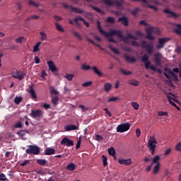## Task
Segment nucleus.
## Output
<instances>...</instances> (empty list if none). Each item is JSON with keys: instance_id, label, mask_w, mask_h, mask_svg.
<instances>
[{"instance_id": "f8f14e48", "label": "nucleus", "mask_w": 181, "mask_h": 181, "mask_svg": "<svg viewBox=\"0 0 181 181\" xmlns=\"http://www.w3.org/2000/svg\"><path fill=\"white\" fill-rule=\"evenodd\" d=\"M141 61L144 62V66L146 69H151V61H149V57L146 54L142 57Z\"/></svg>"}, {"instance_id": "f257e3e1", "label": "nucleus", "mask_w": 181, "mask_h": 181, "mask_svg": "<svg viewBox=\"0 0 181 181\" xmlns=\"http://www.w3.org/2000/svg\"><path fill=\"white\" fill-rule=\"evenodd\" d=\"M97 29L100 32V35H103V36H117L119 39L125 40H129V39H132L133 40H138V37H134L130 33H127L126 37H124L122 35V31L120 30H110L109 33L105 32L103 30V27H101V23L100 21H97Z\"/></svg>"}, {"instance_id": "3c124183", "label": "nucleus", "mask_w": 181, "mask_h": 181, "mask_svg": "<svg viewBox=\"0 0 181 181\" xmlns=\"http://www.w3.org/2000/svg\"><path fill=\"white\" fill-rule=\"evenodd\" d=\"M106 22L108 23H115V18L113 17H107Z\"/></svg>"}, {"instance_id": "a878e982", "label": "nucleus", "mask_w": 181, "mask_h": 181, "mask_svg": "<svg viewBox=\"0 0 181 181\" xmlns=\"http://www.w3.org/2000/svg\"><path fill=\"white\" fill-rule=\"evenodd\" d=\"M86 40H88V42H90V43H92V45H93L94 46H97V47H99V49H100V50H105V49L101 47V45H100V44H97L95 43L94 41H93V40L86 37Z\"/></svg>"}, {"instance_id": "6ab92c4d", "label": "nucleus", "mask_w": 181, "mask_h": 181, "mask_svg": "<svg viewBox=\"0 0 181 181\" xmlns=\"http://www.w3.org/2000/svg\"><path fill=\"white\" fill-rule=\"evenodd\" d=\"M164 71H167V73H168V74H170V76H171V77H173V79L174 80V81H179V78L177 77V75H176V74H175V72H173V71L170 70V69L165 68L164 69Z\"/></svg>"}, {"instance_id": "bf43d9fd", "label": "nucleus", "mask_w": 181, "mask_h": 181, "mask_svg": "<svg viewBox=\"0 0 181 181\" xmlns=\"http://www.w3.org/2000/svg\"><path fill=\"white\" fill-rule=\"evenodd\" d=\"M93 84V82L91 81H88L82 83V87H90Z\"/></svg>"}, {"instance_id": "f704fd0d", "label": "nucleus", "mask_w": 181, "mask_h": 181, "mask_svg": "<svg viewBox=\"0 0 181 181\" xmlns=\"http://www.w3.org/2000/svg\"><path fill=\"white\" fill-rule=\"evenodd\" d=\"M64 78L68 80V81H72L73 78H74V74H67L64 76Z\"/></svg>"}, {"instance_id": "c756f323", "label": "nucleus", "mask_w": 181, "mask_h": 181, "mask_svg": "<svg viewBox=\"0 0 181 181\" xmlns=\"http://www.w3.org/2000/svg\"><path fill=\"white\" fill-rule=\"evenodd\" d=\"M90 8H92V9H93V11H95V12H97L98 13H105L104 11L101 10L100 8H98V7L95 6L90 5Z\"/></svg>"}, {"instance_id": "cd10ccee", "label": "nucleus", "mask_w": 181, "mask_h": 181, "mask_svg": "<svg viewBox=\"0 0 181 181\" xmlns=\"http://www.w3.org/2000/svg\"><path fill=\"white\" fill-rule=\"evenodd\" d=\"M67 170H70L71 172H73V170H76V164L71 163L67 165L66 166Z\"/></svg>"}, {"instance_id": "a211bd4d", "label": "nucleus", "mask_w": 181, "mask_h": 181, "mask_svg": "<svg viewBox=\"0 0 181 181\" xmlns=\"http://www.w3.org/2000/svg\"><path fill=\"white\" fill-rule=\"evenodd\" d=\"M78 21H81L82 22H83V23H84V25H86V28H90V23H88L87 21H86V20H84V18H83L81 16H76L74 19V22H75V23L76 25H79Z\"/></svg>"}, {"instance_id": "58836bf2", "label": "nucleus", "mask_w": 181, "mask_h": 181, "mask_svg": "<svg viewBox=\"0 0 181 181\" xmlns=\"http://www.w3.org/2000/svg\"><path fill=\"white\" fill-rule=\"evenodd\" d=\"M159 160H160V156H156L152 160L153 163H156V165H158V163H160Z\"/></svg>"}, {"instance_id": "f3484780", "label": "nucleus", "mask_w": 181, "mask_h": 181, "mask_svg": "<svg viewBox=\"0 0 181 181\" xmlns=\"http://www.w3.org/2000/svg\"><path fill=\"white\" fill-rule=\"evenodd\" d=\"M47 64L49 67V70H50V71H52V73L58 71L57 67L56 66L53 61H47Z\"/></svg>"}, {"instance_id": "a19ab883", "label": "nucleus", "mask_w": 181, "mask_h": 181, "mask_svg": "<svg viewBox=\"0 0 181 181\" xmlns=\"http://www.w3.org/2000/svg\"><path fill=\"white\" fill-rule=\"evenodd\" d=\"M109 49H110L112 52H114L115 54H121V53L119 52V50L112 47V45H109Z\"/></svg>"}, {"instance_id": "1a4fd4ad", "label": "nucleus", "mask_w": 181, "mask_h": 181, "mask_svg": "<svg viewBox=\"0 0 181 181\" xmlns=\"http://www.w3.org/2000/svg\"><path fill=\"white\" fill-rule=\"evenodd\" d=\"M163 57L162 56V54L160 52H156L154 54V59L153 62L156 66H161L162 65V58Z\"/></svg>"}, {"instance_id": "dca6fc26", "label": "nucleus", "mask_w": 181, "mask_h": 181, "mask_svg": "<svg viewBox=\"0 0 181 181\" xmlns=\"http://www.w3.org/2000/svg\"><path fill=\"white\" fill-rule=\"evenodd\" d=\"M118 163L120 165H124V166H131V165H132V160H131V158H129V159L119 158Z\"/></svg>"}, {"instance_id": "7ed1b4c3", "label": "nucleus", "mask_w": 181, "mask_h": 181, "mask_svg": "<svg viewBox=\"0 0 181 181\" xmlns=\"http://www.w3.org/2000/svg\"><path fill=\"white\" fill-rule=\"evenodd\" d=\"M28 155H39L40 153V148L37 145H29L25 150Z\"/></svg>"}, {"instance_id": "473e14b6", "label": "nucleus", "mask_w": 181, "mask_h": 181, "mask_svg": "<svg viewBox=\"0 0 181 181\" xmlns=\"http://www.w3.org/2000/svg\"><path fill=\"white\" fill-rule=\"evenodd\" d=\"M160 168V163L156 164V165L154 166V168L153 169V173L154 175H156V173H158L159 172Z\"/></svg>"}, {"instance_id": "6e6d98bb", "label": "nucleus", "mask_w": 181, "mask_h": 181, "mask_svg": "<svg viewBox=\"0 0 181 181\" xmlns=\"http://www.w3.org/2000/svg\"><path fill=\"white\" fill-rule=\"evenodd\" d=\"M151 70H152L153 71H158V73H161L162 72L160 69H158V68H156V66H155L153 65L151 66Z\"/></svg>"}, {"instance_id": "5fc2aeb1", "label": "nucleus", "mask_w": 181, "mask_h": 181, "mask_svg": "<svg viewBox=\"0 0 181 181\" xmlns=\"http://www.w3.org/2000/svg\"><path fill=\"white\" fill-rule=\"evenodd\" d=\"M0 180L1 181L8 180V178H6V175H5L4 173H0Z\"/></svg>"}, {"instance_id": "aec40b11", "label": "nucleus", "mask_w": 181, "mask_h": 181, "mask_svg": "<svg viewBox=\"0 0 181 181\" xmlns=\"http://www.w3.org/2000/svg\"><path fill=\"white\" fill-rule=\"evenodd\" d=\"M28 93L31 95L33 100H37V95H36L35 89H33V84L30 86Z\"/></svg>"}, {"instance_id": "412c9836", "label": "nucleus", "mask_w": 181, "mask_h": 181, "mask_svg": "<svg viewBox=\"0 0 181 181\" xmlns=\"http://www.w3.org/2000/svg\"><path fill=\"white\" fill-rule=\"evenodd\" d=\"M64 129L68 132L76 131V129H78V127H77V126L74 124H70V125H66L64 127Z\"/></svg>"}, {"instance_id": "bb28decb", "label": "nucleus", "mask_w": 181, "mask_h": 181, "mask_svg": "<svg viewBox=\"0 0 181 181\" xmlns=\"http://www.w3.org/2000/svg\"><path fill=\"white\" fill-rule=\"evenodd\" d=\"M56 150L52 148H47L45 150V155H54Z\"/></svg>"}, {"instance_id": "8fccbe9b", "label": "nucleus", "mask_w": 181, "mask_h": 181, "mask_svg": "<svg viewBox=\"0 0 181 181\" xmlns=\"http://www.w3.org/2000/svg\"><path fill=\"white\" fill-rule=\"evenodd\" d=\"M175 149L177 152H181V141L176 144Z\"/></svg>"}, {"instance_id": "0e129e2a", "label": "nucleus", "mask_w": 181, "mask_h": 181, "mask_svg": "<svg viewBox=\"0 0 181 181\" xmlns=\"http://www.w3.org/2000/svg\"><path fill=\"white\" fill-rule=\"evenodd\" d=\"M15 128H22V122H18L13 126Z\"/></svg>"}, {"instance_id": "e2e57ef3", "label": "nucleus", "mask_w": 181, "mask_h": 181, "mask_svg": "<svg viewBox=\"0 0 181 181\" xmlns=\"http://www.w3.org/2000/svg\"><path fill=\"white\" fill-rule=\"evenodd\" d=\"M95 139L100 142V141H103L104 139V137L103 136H100L99 134H95Z\"/></svg>"}, {"instance_id": "49530a36", "label": "nucleus", "mask_w": 181, "mask_h": 181, "mask_svg": "<svg viewBox=\"0 0 181 181\" xmlns=\"http://www.w3.org/2000/svg\"><path fill=\"white\" fill-rule=\"evenodd\" d=\"M132 107L134 109V110H139V104H138V103L136 102H132Z\"/></svg>"}, {"instance_id": "f03ea898", "label": "nucleus", "mask_w": 181, "mask_h": 181, "mask_svg": "<svg viewBox=\"0 0 181 181\" xmlns=\"http://www.w3.org/2000/svg\"><path fill=\"white\" fill-rule=\"evenodd\" d=\"M146 35V39L148 40H155V37L152 35L153 33H159V29L156 27H148L145 29Z\"/></svg>"}, {"instance_id": "69168bd1", "label": "nucleus", "mask_w": 181, "mask_h": 181, "mask_svg": "<svg viewBox=\"0 0 181 181\" xmlns=\"http://www.w3.org/2000/svg\"><path fill=\"white\" fill-rule=\"evenodd\" d=\"M143 160L146 163H148V162H151V156H146L143 159Z\"/></svg>"}, {"instance_id": "e433bc0d", "label": "nucleus", "mask_w": 181, "mask_h": 181, "mask_svg": "<svg viewBox=\"0 0 181 181\" xmlns=\"http://www.w3.org/2000/svg\"><path fill=\"white\" fill-rule=\"evenodd\" d=\"M22 100H23V98L21 96H19V97L16 96L14 99V103L17 105H19L21 104V103H22Z\"/></svg>"}, {"instance_id": "603ef678", "label": "nucleus", "mask_w": 181, "mask_h": 181, "mask_svg": "<svg viewBox=\"0 0 181 181\" xmlns=\"http://www.w3.org/2000/svg\"><path fill=\"white\" fill-rule=\"evenodd\" d=\"M72 33L76 36V37H77L79 40H83V37H81V35H80V34H78V33L72 30Z\"/></svg>"}, {"instance_id": "ea45409f", "label": "nucleus", "mask_w": 181, "mask_h": 181, "mask_svg": "<svg viewBox=\"0 0 181 181\" xmlns=\"http://www.w3.org/2000/svg\"><path fill=\"white\" fill-rule=\"evenodd\" d=\"M144 6H146V8H150V9H153L154 11H156V12H158V8L155 6L149 4L148 3H147L146 4H144Z\"/></svg>"}, {"instance_id": "79ce46f5", "label": "nucleus", "mask_w": 181, "mask_h": 181, "mask_svg": "<svg viewBox=\"0 0 181 181\" xmlns=\"http://www.w3.org/2000/svg\"><path fill=\"white\" fill-rule=\"evenodd\" d=\"M81 69L82 70H85V71H88V70H91V66H90V65H87L86 64H83L81 65Z\"/></svg>"}, {"instance_id": "37998d69", "label": "nucleus", "mask_w": 181, "mask_h": 181, "mask_svg": "<svg viewBox=\"0 0 181 181\" xmlns=\"http://www.w3.org/2000/svg\"><path fill=\"white\" fill-rule=\"evenodd\" d=\"M40 35L41 36V40H47V35L46 33L42 31L40 33Z\"/></svg>"}, {"instance_id": "052dcab7", "label": "nucleus", "mask_w": 181, "mask_h": 181, "mask_svg": "<svg viewBox=\"0 0 181 181\" xmlns=\"http://www.w3.org/2000/svg\"><path fill=\"white\" fill-rule=\"evenodd\" d=\"M158 117L168 116V112L160 111L158 112Z\"/></svg>"}, {"instance_id": "de8ad7c7", "label": "nucleus", "mask_w": 181, "mask_h": 181, "mask_svg": "<svg viewBox=\"0 0 181 181\" xmlns=\"http://www.w3.org/2000/svg\"><path fill=\"white\" fill-rule=\"evenodd\" d=\"M55 26L57 30H59V32H64V28L62 27V25H60V24H59L58 23H55Z\"/></svg>"}, {"instance_id": "0eeeda50", "label": "nucleus", "mask_w": 181, "mask_h": 181, "mask_svg": "<svg viewBox=\"0 0 181 181\" xmlns=\"http://www.w3.org/2000/svg\"><path fill=\"white\" fill-rule=\"evenodd\" d=\"M131 128L129 123H122L117 127V132H127Z\"/></svg>"}, {"instance_id": "2f4dec72", "label": "nucleus", "mask_w": 181, "mask_h": 181, "mask_svg": "<svg viewBox=\"0 0 181 181\" xmlns=\"http://www.w3.org/2000/svg\"><path fill=\"white\" fill-rule=\"evenodd\" d=\"M37 165H40V166H45L46 163H47V160L45 159H37Z\"/></svg>"}, {"instance_id": "c85d7f7f", "label": "nucleus", "mask_w": 181, "mask_h": 181, "mask_svg": "<svg viewBox=\"0 0 181 181\" xmlns=\"http://www.w3.org/2000/svg\"><path fill=\"white\" fill-rule=\"evenodd\" d=\"M92 70L95 73V74H97V76H99V77H103V73L98 70V68L97 66H93Z\"/></svg>"}, {"instance_id": "864d4df0", "label": "nucleus", "mask_w": 181, "mask_h": 181, "mask_svg": "<svg viewBox=\"0 0 181 181\" xmlns=\"http://www.w3.org/2000/svg\"><path fill=\"white\" fill-rule=\"evenodd\" d=\"M118 100H119V98L118 97H111L108 99V102L109 103H114L115 101H118Z\"/></svg>"}, {"instance_id": "5701e85b", "label": "nucleus", "mask_w": 181, "mask_h": 181, "mask_svg": "<svg viewBox=\"0 0 181 181\" xmlns=\"http://www.w3.org/2000/svg\"><path fill=\"white\" fill-rule=\"evenodd\" d=\"M117 22H122L124 26H128V18L126 16L119 18Z\"/></svg>"}, {"instance_id": "ddd939ff", "label": "nucleus", "mask_w": 181, "mask_h": 181, "mask_svg": "<svg viewBox=\"0 0 181 181\" xmlns=\"http://www.w3.org/2000/svg\"><path fill=\"white\" fill-rule=\"evenodd\" d=\"M163 13H168V15L167 16L168 18H177L179 16H180V14L175 13L173 12L172 11L165 8L163 11Z\"/></svg>"}, {"instance_id": "b1692460", "label": "nucleus", "mask_w": 181, "mask_h": 181, "mask_svg": "<svg viewBox=\"0 0 181 181\" xmlns=\"http://www.w3.org/2000/svg\"><path fill=\"white\" fill-rule=\"evenodd\" d=\"M70 11H71L72 12H75L76 13H83L84 12V11H83L82 9L73 6L70 7Z\"/></svg>"}, {"instance_id": "423d86ee", "label": "nucleus", "mask_w": 181, "mask_h": 181, "mask_svg": "<svg viewBox=\"0 0 181 181\" xmlns=\"http://www.w3.org/2000/svg\"><path fill=\"white\" fill-rule=\"evenodd\" d=\"M103 2L107 6H117V8L122 6V0H103Z\"/></svg>"}, {"instance_id": "4be33fe9", "label": "nucleus", "mask_w": 181, "mask_h": 181, "mask_svg": "<svg viewBox=\"0 0 181 181\" xmlns=\"http://www.w3.org/2000/svg\"><path fill=\"white\" fill-rule=\"evenodd\" d=\"M112 88V84L107 82L104 84V90L105 93H110Z\"/></svg>"}, {"instance_id": "4d7b16f0", "label": "nucleus", "mask_w": 181, "mask_h": 181, "mask_svg": "<svg viewBox=\"0 0 181 181\" xmlns=\"http://www.w3.org/2000/svg\"><path fill=\"white\" fill-rule=\"evenodd\" d=\"M167 98L168 99V101L173 107H176L177 105H176L173 101H172V98L170 95L167 96Z\"/></svg>"}, {"instance_id": "2eb2a0df", "label": "nucleus", "mask_w": 181, "mask_h": 181, "mask_svg": "<svg viewBox=\"0 0 181 181\" xmlns=\"http://www.w3.org/2000/svg\"><path fill=\"white\" fill-rule=\"evenodd\" d=\"M123 57L127 63H136V62L135 57L129 56L127 54H124Z\"/></svg>"}, {"instance_id": "c03bdc74", "label": "nucleus", "mask_w": 181, "mask_h": 181, "mask_svg": "<svg viewBox=\"0 0 181 181\" xmlns=\"http://www.w3.org/2000/svg\"><path fill=\"white\" fill-rule=\"evenodd\" d=\"M120 71L124 76H129V74H132V71H126L125 69H124L122 68L120 69Z\"/></svg>"}, {"instance_id": "774afa93", "label": "nucleus", "mask_w": 181, "mask_h": 181, "mask_svg": "<svg viewBox=\"0 0 181 181\" xmlns=\"http://www.w3.org/2000/svg\"><path fill=\"white\" fill-rule=\"evenodd\" d=\"M43 108H45V110H49L50 108V105L48 103H45L42 105Z\"/></svg>"}, {"instance_id": "338daca9", "label": "nucleus", "mask_w": 181, "mask_h": 181, "mask_svg": "<svg viewBox=\"0 0 181 181\" xmlns=\"http://www.w3.org/2000/svg\"><path fill=\"white\" fill-rule=\"evenodd\" d=\"M30 160H25L21 164V166H26V165H28V163H30Z\"/></svg>"}, {"instance_id": "6e6552de", "label": "nucleus", "mask_w": 181, "mask_h": 181, "mask_svg": "<svg viewBox=\"0 0 181 181\" xmlns=\"http://www.w3.org/2000/svg\"><path fill=\"white\" fill-rule=\"evenodd\" d=\"M170 39L168 37H163L158 39V43L156 45V47L158 50H160V49H163L165 47V44L169 42Z\"/></svg>"}, {"instance_id": "9d476101", "label": "nucleus", "mask_w": 181, "mask_h": 181, "mask_svg": "<svg viewBox=\"0 0 181 181\" xmlns=\"http://www.w3.org/2000/svg\"><path fill=\"white\" fill-rule=\"evenodd\" d=\"M25 76H26V74H24L23 71L19 72V71L17 70L12 72V77H13V78H17L20 81H22L23 78H25Z\"/></svg>"}, {"instance_id": "4c0bfd02", "label": "nucleus", "mask_w": 181, "mask_h": 181, "mask_svg": "<svg viewBox=\"0 0 181 181\" xmlns=\"http://www.w3.org/2000/svg\"><path fill=\"white\" fill-rule=\"evenodd\" d=\"M52 103L54 105H57L59 104V97L57 96L52 97Z\"/></svg>"}, {"instance_id": "680f3d73", "label": "nucleus", "mask_w": 181, "mask_h": 181, "mask_svg": "<svg viewBox=\"0 0 181 181\" xmlns=\"http://www.w3.org/2000/svg\"><path fill=\"white\" fill-rule=\"evenodd\" d=\"M102 158L103 159V166H107V165H108V163L107 162V160H108V158H107V156H103Z\"/></svg>"}, {"instance_id": "4468645a", "label": "nucleus", "mask_w": 181, "mask_h": 181, "mask_svg": "<svg viewBox=\"0 0 181 181\" xmlns=\"http://www.w3.org/2000/svg\"><path fill=\"white\" fill-rule=\"evenodd\" d=\"M61 145H66V146H73L74 145V141L70 140L67 137H64L61 141Z\"/></svg>"}, {"instance_id": "7c9ffc66", "label": "nucleus", "mask_w": 181, "mask_h": 181, "mask_svg": "<svg viewBox=\"0 0 181 181\" xmlns=\"http://www.w3.org/2000/svg\"><path fill=\"white\" fill-rule=\"evenodd\" d=\"M26 134H29V132L26 130H20L17 132V135H18V136H21V138H23V136H25Z\"/></svg>"}, {"instance_id": "a18cd8bd", "label": "nucleus", "mask_w": 181, "mask_h": 181, "mask_svg": "<svg viewBox=\"0 0 181 181\" xmlns=\"http://www.w3.org/2000/svg\"><path fill=\"white\" fill-rule=\"evenodd\" d=\"M29 5H30V6H35L36 8H39V6H40V4H37L36 2L33 1V0H30L28 1Z\"/></svg>"}, {"instance_id": "393cba45", "label": "nucleus", "mask_w": 181, "mask_h": 181, "mask_svg": "<svg viewBox=\"0 0 181 181\" xmlns=\"http://www.w3.org/2000/svg\"><path fill=\"white\" fill-rule=\"evenodd\" d=\"M128 83L134 87H138V86H139V81H136V79H131L129 81Z\"/></svg>"}, {"instance_id": "c9c22d12", "label": "nucleus", "mask_w": 181, "mask_h": 181, "mask_svg": "<svg viewBox=\"0 0 181 181\" xmlns=\"http://www.w3.org/2000/svg\"><path fill=\"white\" fill-rule=\"evenodd\" d=\"M42 45L41 42H38L36 43V45L33 47V52L36 53L37 52H39V47Z\"/></svg>"}, {"instance_id": "13d9d810", "label": "nucleus", "mask_w": 181, "mask_h": 181, "mask_svg": "<svg viewBox=\"0 0 181 181\" xmlns=\"http://www.w3.org/2000/svg\"><path fill=\"white\" fill-rule=\"evenodd\" d=\"M78 108H81V110L83 111V112H86V111L88 110V107H86L84 105H79L78 106Z\"/></svg>"}, {"instance_id": "20e7f679", "label": "nucleus", "mask_w": 181, "mask_h": 181, "mask_svg": "<svg viewBox=\"0 0 181 181\" xmlns=\"http://www.w3.org/2000/svg\"><path fill=\"white\" fill-rule=\"evenodd\" d=\"M148 148L149 151L151 152V155H155V149H156V138L155 136H151L148 140Z\"/></svg>"}, {"instance_id": "09e8293b", "label": "nucleus", "mask_w": 181, "mask_h": 181, "mask_svg": "<svg viewBox=\"0 0 181 181\" xmlns=\"http://www.w3.org/2000/svg\"><path fill=\"white\" fill-rule=\"evenodd\" d=\"M15 42L16 43H23V42H25V37H19L15 40Z\"/></svg>"}, {"instance_id": "9b49d317", "label": "nucleus", "mask_w": 181, "mask_h": 181, "mask_svg": "<svg viewBox=\"0 0 181 181\" xmlns=\"http://www.w3.org/2000/svg\"><path fill=\"white\" fill-rule=\"evenodd\" d=\"M30 115L32 117V118H40V117L43 115V112L41 110H32Z\"/></svg>"}, {"instance_id": "39448f33", "label": "nucleus", "mask_w": 181, "mask_h": 181, "mask_svg": "<svg viewBox=\"0 0 181 181\" xmlns=\"http://www.w3.org/2000/svg\"><path fill=\"white\" fill-rule=\"evenodd\" d=\"M141 47L147 50L148 54H152L153 53V42H147L146 41L141 42Z\"/></svg>"}, {"instance_id": "72a5a7b5", "label": "nucleus", "mask_w": 181, "mask_h": 181, "mask_svg": "<svg viewBox=\"0 0 181 181\" xmlns=\"http://www.w3.org/2000/svg\"><path fill=\"white\" fill-rule=\"evenodd\" d=\"M107 152L110 156H115V149L114 147H110L108 148Z\"/></svg>"}]
</instances>
